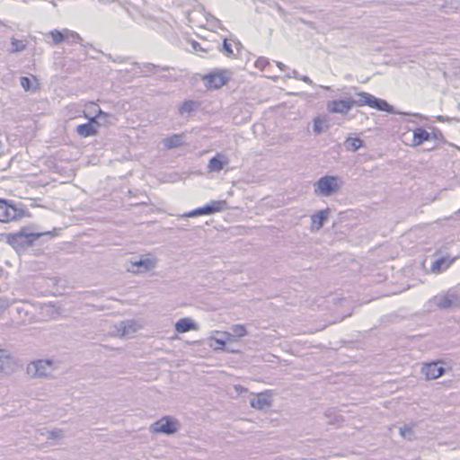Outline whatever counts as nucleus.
<instances>
[{"label":"nucleus","instance_id":"f257e3e1","mask_svg":"<svg viewBox=\"0 0 460 460\" xmlns=\"http://www.w3.org/2000/svg\"><path fill=\"white\" fill-rule=\"evenodd\" d=\"M366 105L388 113L394 112V107L386 101L376 98L365 92L356 93L354 98L348 97L345 99L329 101L326 103V109L331 113L346 115L353 107H361Z\"/></svg>","mask_w":460,"mask_h":460},{"label":"nucleus","instance_id":"f03ea898","mask_svg":"<svg viewBox=\"0 0 460 460\" xmlns=\"http://www.w3.org/2000/svg\"><path fill=\"white\" fill-rule=\"evenodd\" d=\"M413 144H422L423 142H444L442 132L432 124L424 127H417L412 130Z\"/></svg>","mask_w":460,"mask_h":460},{"label":"nucleus","instance_id":"7ed1b4c3","mask_svg":"<svg viewBox=\"0 0 460 460\" xmlns=\"http://www.w3.org/2000/svg\"><path fill=\"white\" fill-rule=\"evenodd\" d=\"M341 183L338 176L325 175L314 182V192L318 197H330L339 190Z\"/></svg>","mask_w":460,"mask_h":460},{"label":"nucleus","instance_id":"20e7f679","mask_svg":"<svg viewBox=\"0 0 460 460\" xmlns=\"http://www.w3.org/2000/svg\"><path fill=\"white\" fill-rule=\"evenodd\" d=\"M41 235H43L42 233H30L26 229H22L19 232L7 234L6 238L7 243L15 250H22L31 246Z\"/></svg>","mask_w":460,"mask_h":460},{"label":"nucleus","instance_id":"39448f33","mask_svg":"<svg viewBox=\"0 0 460 460\" xmlns=\"http://www.w3.org/2000/svg\"><path fill=\"white\" fill-rule=\"evenodd\" d=\"M20 203L18 205L0 199V222L8 223L24 217L25 210Z\"/></svg>","mask_w":460,"mask_h":460},{"label":"nucleus","instance_id":"423d86ee","mask_svg":"<svg viewBox=\"0 0 460 460\" xmlns=\"http://www.w3.org/2000/svg\"><path fill=\"white\" fill-rule=\"evenodd\" d=\"M181 427L180 421L172 416H164L154 422L150 430L153 433H162L165 435L175 434Z\"/></svg>","mask_w":460,"mask_h":460},{"label":"nucleus","instance_id":"0eeeda50","mask_svg":"<svg viewBox=\"0 0 460 460\" xmlns=\"http://www.w3.org/2000/svg\"><path fill=\"white\" fill-rule=\"evenodd\" d=\"M228 208L227 202L226 200H212L210 203L204 205L203 207L198 208L189 213L186 217H197L201 215H211L216 212H220Z\"/></svg>","mask_w":460,"mask_h":460},{"label":"nucleus","instance_id":"6e6552de","mask_svg":"<svg viewBox=\"0 0 460 460\" xmlns=\"http://www.w3.org/2000/svg\"><path fill=\"white\" fill-rule=\"evenodd\" d=\"M52 370V362L43 359L31 362L27 367L28 374L31 375L33 377L47 376Z\"/></svg>","mask_w":460,"mask_h":460},{"label":"nucleus","instance_id":"1a4fd4ad","mask_svg":"<svg viewBox=\"0 0 460 460\" xmlns=\"http://www.w3.org/2000/svg\"><path fill=\"white\" fill-rule=\"evenodd\" d=\"M228 71H218L204 76L205 85L209 89H218L225 85L229 80Z\"/></svg>","mask_w":460,"mask_h":460},{"label":"nucleus","instance_id":"9d476101","mask_svg":"<svg viewBox=\"0 0 460 460\" xmlns=\"http://www.w3.org/2000/svg\"><path fill=\"white\" fill-rule=\"evenodd\" d=\"M271 403L272 394L270 391L260 393L250 401L251 406L256 410H263L266 407H270Z\"/></svg>","mask_w":460,"mask_h":460},{"label":"nucleus","instance_id":"9b49d317","mask_svg":"<svg viewBox=\"0 0 460 460\" xmlns=\"http://www.w3.org/2000/svg\"><path fill=\"white\" fill-rule=\"evenodd\" d=\"M229 164V158L224 153H217L213 156L208 164L209 172H218L224 169L225 165Z\"/></svg>","mask_w":460,"mask_h":460},{"label":"nucleus","instance_id":"f8f14e48","mask_svg":"<svg viewBox=\"0 0 460 460\" xmlns=\"http://www.w3.org/2000/svg\"><path fill=\"white\" fill-rule=\"evenodd\" d=\"M96 115L92 118V121L97 125H112L115 123L114 115L102 111L98 106L93 105Z\"/></svg>","mask_w":460,"mask_h":460},{"label":"nucleus","instance_id":"ddd939ff","mask_svg":"<svg viewBox=\"0 0 460 460\" xmlns=\"http://www.w3.org/2000/svg\"><path fill=\"white\" fill-rule=\"evenodd\" d=\"M445 369L436 362H430L422 367V373L427 379H436L441 376Z\"/></svg>","mask_w":460,"mask_h":460},{"label":"nucleus","instance_id":"4468645a","mask_svg":"<svg viewBox=\"0 0 460 460\" xmlns=\"http://www.w3.org/2000/svg\"><path fill=\"white\" fill-rule=\"evenodd\" d=\"M459 256H454L452 258L449 257H442L436 260L431 264V271L433 273H440L442 270H447Z\"/></svg>","mask_w":460,"mask_h":460},{"label":"nucleus","instance_id":"2eb2a0df","mask_svg":"<svg viewBox=\"0 0 460 460\" xmlns=\"http://www.w3.org/2000/svg\"><path fill=\"white\" fill-rule=\"evenodd\" d=\"M226 339L228 341H234V339L242 338L247 335V330L243 324H234L230 328V332H224Z\"/></svg>","mask_w":460,"mask_h":460},{"label":"nucleus","instance_id":"dca6fc26","mask_svg":"<svg viewBox=\"0 0 460 460\" xmlns=\"http://www.w3.org/2000/svg\"><path fill=\"white\" fill-rule=\"evenodd\" d=\"M330 209L321 210L311 217L312 229L319 230L323 227L324 221L328 218Z\"/></svg>","mask_w":460,"mask_h":460},{"label":"nucleus","instance_id":"f3484780","mask_svg":"<svg viewBox=\"0 0 460 460\" xmlns=\"http://www.w3.org/2000/svg\"><path fill=\"white\" fill-rule=\"evenodd\" d=\"M132 266L137 268V272H146L155 268V261L150 258H141L132 262Z\"/></svg>","mask_w":460,"mask_h":460},{"label":"nucleus","instance_id":"a211bd4d","mask_svg":"<svg viewBox=\"0 0 460 460\" xmlns=\"http://www.w3.org/2000/svg\"><path fill=\"white\" fill-rule=\"evenodd\" d=\"M394 112H393L394 114H402V115H406V116H410L411 119H409V122H411L413 124H416L420 127H424L428 124H429V119L420 114V113H408V112H399V111H395L394 110Z\"/></svg>","mask_w":460,"mask_h":460},{"label":"nucleus","instance_id":"6ab92c4d","mask_svg":"<svg viewBox=\"0 0 460 460\" xmlns=\"http://www.w3.org/2000/svg\"><path fill=\"white\" fill-rule=\"evenodd\" d=\"M195 329V323L189 318H181L175 323V330L179 333H184Z\"/></svg>","mask_w":460,"mask_h":460},{"label":"nucleus","instance_id":"aec40b11","mask_svg":"<svg viewBox=\"0 0 460 460\" xmlns=\"http://www.w3.org/2000/svg\"><path fill=\"white\" fill-rule=\"evenodd\" d=\"M94 124L92 121V118L90 119V123L78 125L76 128V132L82 136V137H89L93 136L96 133V128L94 127Z\"/></svg>","mask_w":460,"mask_h":460},{"label":"nucleus","instance_id":"412c9836","mask_svg":"<svg viewBox=\"0 0 460 460\" xmlns=\"http://www.w3.org/2000/svg\"><path fill=\"white\" fill-rule=\"evenodd\" d=\"M47 36L51 39V41L45 40V41L48 44L58 45V44H60L61 42H64V30H62V31H58L57 29L52 30V31H49Z\"/></svg>","mask_w":460,"mask_h":460},{"label":"nucleus","instance_id":"4be33fe9","mask_svg":"<svg viewBox=\"0 0 460 460\" xmlns=\"http://www.w3.org/2000/svg\"><path fill=\"white\" fill-rule=\"evenodd\" d=\"M64 41L69 44L81 43L82 38L77 32L64 29Z\"/></svg>","mask_w":460,"mask_h":460},{"label":"nucleus","instance_id":"5701e85b","mask_svg":"<svg viewBox=\"0 0 460 460\" xmlns=\"http://www.w3.org/2000/svg\"><path fill=\"white\" fill-rule=\"evenodd\" d=\"M327 127V120L323 117H316L313 123V131L315 134H321L323 129Z\"/></svg>","mask_w":460,"mask_h":460},{"label":"nucleus","instance_id":"b1692460","mask_svg":"<svg viewBox=\"0 0 460 460\" xmlns=\"http://www.w3.org/2000/svg\"><path fill=\"white\" fill-rule=\"evenodd\" d=\"M11 46L12 48L10 49V52L16 53L24 50L26 49L27 43L23 40H18L13 37L11 39Z\"/></svg>","mask_w":460,"mask_h":460},{"label":"nucleus","instance_id":"393cba45","mask_svg":"<svg viewBox=\"0 0 460 460\" xmlns=\"http://www.w3.org/2000/svg\"><path fill=\"white\" fill-rule=\"evenodd\" d=\"M184 137V134H174L165 137L163 141V144H183V142L185 141Z\"/></svg>","mask_w":460,"mask_h":460},{"label":"nucleus","instance_id":"a878e982","mask_svg":"<svg viewBox=\"0 0 460 460\" xmlns=\"http://www.w3.org/2000/svg\"><path fill=\"white\" fill-rule=\"evenodd\" d=\"M196 108V102L193 101H185L179 108L180 114L190 113Z\"/></svg>","mask_w":460,"mask_h":460},{"label":"nucleus","instance_id":"bb28decb","mask_svg":"<svg viewBox=\"0 0 460 460\" xmlns=\"http://www.w3.org/2000/svg\"><path fill=\"white\" fill-rule=\"evenodd\" d=\"M400 434L404 438L408 439H411L412 437V429L409 426H403L400 428Z\"/></svg>","mask_w":460,"mask_h":460},{"label":"nucleus","instance_id":"cd10ccee","mask_svg":"<svg viewBox=\"0 0 460 460\" xmlns=\"http://www.w3.org/2000/svg\"><path fill=\"white\" fill-rule=\"evenodd\" d=\"M269 64V59L264 57H261L255 61V66L261 70L264 69Z\"/></svg>","mask_w":460,"mask_h":460},{"label":"nucleus","instance_id":"c85d7f7f","mask_svg":"<svg viewBox=\"0 0 460 460\" xmlns=\"http://www.w3.org/2000/svg\"><path fill=\"white\" fill-rule=\"evenodd\" d=\"M451 305L452 300L447 296L441 297L438 303V305L443 309L448 308Z\"/></svg>","mask_w":460,"mask_h":460},{"label":"nucleus","instance_id":"c756f323","mask_svg":"<svg viewBox=\"0 0 460 460\" xmlns=\"http://www.w3.org/2000/svg\"><path fill=\"white\" fill-rule=\"evenodd\" d=\"M9 358L0 349V372L4 370L5 365L8 363Z\"/></svg>","mask_w":460,"mask_h":460},{"label":"nucleus","instance_id":"7c9ffc66","mask_svg":"<svg viewBox=\"0 0 460 460\" xmlns=\"http://www.w3.org/2000/svg\"><path fill=\"white\" fill-rule=\"evenodd\" d=\"M21 86L25 90L29 91L31 85V80L27 76H22L20 78Z\"/></svg>","mask_w":460,"mask_h":460},{"label":"nucleus","instance_id":"2f4dec72","mask_svg":"<svg viewBox=\"0 0 460 460\" xmlns=\"http://www.w3.org/2000/svg\"><path fill=\"white\" fill-rule=\"evenodd\" d=\"M62 437V430L60 429H53L48 431V438L49 439H56Z\"/></svg>","mask_w":460,"mask_h":460},{"label":"nucleus","instance_id":"473e14b6","mask_svg":"<svg viewBox=\"0 0 460 460\" xmlns=\"http://www.w3.org/2000/svg\"><path fill=\"white\" fill-rule=\"evenodd\" d=\"M223 51L228 56V57H231L234 52H233V49H232V45L230 43L227 42V40H224V42H223Z\"/></svg>","mask_w":460,"mask_h":460},{"label":"nucleus","instance_id":"72a5a7b5","mask_svg":"<svg viewBox=\"0 0 460 460\" xmlns=\"http://www.w3.org/2000/svg\"><path fill=\"white\" fill-rule=\"evenodd\" d=\"M288 77L289 78H296L299 79L300 75L296 70H291L288 75Z\"/></svg>","mask_w":460,"mask_h":460},{"label":"nucleus","instance_id":"f704fd0d","mask_svg":"<svg viewBox=\"0 0 460 460\" xmlns=\"http://www.w3.org/2000/svg\"><path fill=\"white\" fill-rule=\"evenodd\" d=\"M356 142H358V144H362L361 140H359L358 138H351V137H348L347 140L345 141V144L354 145V144H356Z\"/></svg>","mask_w":460,"mask_h":460},{"label":"nucleus","instance_id":"c9c22d12","mask_svg":"<svg viewBox=\"0 0 460 460\" xmlns=\"http://www.w3.org/2000/svg\"><path fill=\"white\" fill-rule=\"evenodd\" d=\"M298 80H301L311 85L313 84V81L307 75H300Z\"/></svg>","mask_w":460,"mask_h":460},{"label":"nucleus","instance_id":"e433bc0d","mask_svg":"<svg viewBox=\"0 0 460 460\" xmlns=\"http://www.w3.org/2000/svg\"><path fill=\"white\" fill-rule=\"evenodd\" d=\"M192 48H193V49H194V50H196V51L204 50V49H202V48L200 47L199 43V42H197V41H193V42H192Z\"/></svg>","mask_w":460,"mask_h":460},{"label":"nucleus","instance_id":"4c0bfd02","mask_svg":"<svg viewBox=\"0 0 460 460\" xmlns=\"http://www.w3.org/2000/svg\"><path fill=\"white\" fill-rule=\"evenodd\" d=\"M362 146H348L347 150L350 152L358 151Z\"/></svg>","mask_w":460,"mask_h":460},{"label":"nucleus","instance_id":"58836bf2","mask_svg":"<svg viewBox=\"0 0 460 460\" xmlns=\"http://www.w3.org/2000/svg\"><path fill=\"white\" fill-rule=\"evenodd\" d=\"M8 306L6 300L0 299V312Z\"/></svg>","mask_w":460,"mask_h":460},{"label":"nucleus","instance_id":"ea45409f","mask_svg":"<svg viewBox=\"0 0 460 460\" xmlns=\"http://www.w3.org/2000/svg\"><path fill=\"white\" fill-rule=\"evenodd\" d=\"M227 341L228 340L226 339L225 335H224V339H216V342L221 346H224Z\"/></svg>","mask_w":460,"mask_h":460},{"label":"nucleus","instance_id":"a19ab883","mask_svg":"<svg viewBox=\"0 0 460 460\" xmlns=\"http://www.w3.org/2000/svg\"><path fill=\"white\" fill-rule=\"evenodd\" d=\"M276 64L282 70L286 68V66L281 62H277Z\"/></svg>","mask_w":460,"mask_h":460},{"label":"nucleus","instance_id":"79ce46f5","mask_svg":"<svg viewBox=\"0 0 460 460\" xmlns=\"http://www.w3.org/2000/svg\"><path fill=\"white\" fill-rule=\"evenodd\" d=\"M437 119L440 121H443L445 119L443 116H438Z\"/></svg>","mask_w":460,"mask_h":460},{"label":"nucleus","instance_id":"37998d69","mask_svg":"<svg viewBox=\"0 0 460 460\" xmlns=\"http://www.w3.org/2000/svg\"><path fill=\"white\" fill-rule=\"evenodd\" d=\"M324 90H330L329 86H322Z\"/></svg>","mask_w":460,"mask_h":460},{"label":"nucleus","instance_id":"c03bdc74","mask_svg":"<svg viewBox=\"0 0 460 460\" xmlns=\"http://www.w3.org/2000/svg\"><path fill=\"white\" fill-rule=\"evenodd\" d=\"M168 148H172V147H174L175 146H172V145H170V146H166Z\"/></svg>","mask_w":460,"mask_h":460}]
</instances>
